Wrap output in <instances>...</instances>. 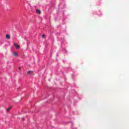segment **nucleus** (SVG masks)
<instances>
[{
	"instance_id": "1",
	"label": "nucleus",
	"mask_w": 129,
	"mask_h": 129,
	"mask_svg": "<svg viewBox=\"0 0 129 129\" xmlns=\"http://www.w3.org/2000/svg\"><path fill=\"white\" fill-rule=\"evenodd\" d=\"M14 46H15L16 49H18L20 48V45H18L17 43H15Z\"/></svg>"
},
{
	"instance_id": "2",
	"label": "nucleus",
	"mask_w": 129,
	"mask_h": 129,
	"mask_svg": "<svg viewBox=\"0 0 129 129\" xmlns=\"http://www.w3.org/2000/svg\"><path fill=\"white\" fill-rule=\"evenodd\" d=\"M13 55L14 56V57H18V52L16 51L13 52Z\"/></svg>"
},
{
	"instance_id": "3",
	"label": "nucleus",
	"mask_w": 129,
	"mask_h": 129,
	"mask_svg": "<svg viewBox=\"0 0 129 129\" xmlns=\"http://www.w3.org/2000/svg\"><path fill=\"white\" fill-rule=\"evenodd\" d=\"M36 13L38 14V15H40L41 14V11L40 10H36Z\"/></svg>"
},
{
	"instance_id": "4",
	"label": "nucleus",
	"mask_w": 129,
	"mask_h": 129,
	"mask_svg": "<svg viewBox=\"0 0 129 129\" xmlns=\"http://www.w3.org/2000/svg\"><path fill=\"white\" fill-rule=\"evenodd\" d=\"M10 35H6V39H10Z\"/></svg>"
},
{
	"instance_id": "5",
	"label": "nucleus",
	"mask_w": 129,
	"mask_h": 129,
	"mask_svg": "<svg viewBox=\"0 0 129 129\" xmlns=\"http://www.w3.org/2000/svg\"><path fill=\"white\" fill-rule=\"evenodd\" d=\"M10 110H11V108H8L7 109V111L9 112V111H10Z\"/></svg>"
},
{
	"instance_id": "6",
	"label": "nucleus",
	"mask_w": 129,
	"mask_h": 129,
	"mask_svg": "<svg viewBox=\"0 0 129 129\" xmlns=\"http://www.w3.org/2000/svg\"><path fill=\"white\" fill-rule=\"evenodd\" d=\"M27 73H28V74H30V73H31V71H28V72H27Z\"/></svg>"
},
{
	"instance_id": "7",
	"label": "nucleus",
	"mask_w": 129,
	"mask_h": 129,
	"mask_svg": "<svg viewBox=\"0 0 129 129\" xmlns=\"http://www.w3.org/2000/svg\"><path fill=\"white\" fill-rule=\"evenodd\" d=\"M45 35H42V38H45Z\"/></svg>"
},
{
	"instance_id": "8",
	"label": "nucleus",
	"mask_w": 129,
	"mask_h": 129,
	"mask_svg": "<svg viewBox=\"0 0 129 129\" xmlns=\"http://www.w3.org/2000/svg\"><path fill=\"white\" fill-rule=\"evenodd\" d=\"M19 70H21V68H19Z\"/></svg>"
},
{
	"instance_id": "9",
	"label": "nucleus",
	"mask_w": 129,
	"mask_h": 129,
	"mask_svg": "<svg viewBox=\"0 0 129 129\" xmlns=\"http://www.w3.org/2000/svg\"><path fill=\"white\" fill-rule=\"evenodd\" d=\"M22 120H24V118H22Z\"/></svg>"
}]
</instances>
